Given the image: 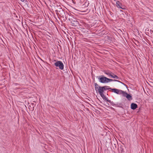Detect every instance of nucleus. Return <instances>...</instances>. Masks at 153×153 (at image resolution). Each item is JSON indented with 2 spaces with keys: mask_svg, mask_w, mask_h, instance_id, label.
Wrapping results in <instances>:
<instances>
[{
  "mask_svg": "<svg viewBox=\"0 0 153 153\" xmlns=\"http://www.w3.org/2000/svg\"><path fill=\"white\" fill-rule=\"evenodd\" d=\"M108 105H109V103H108Z\"/></svg>",
  "mask_w": 153,
  "mask_h": 153,
  "instance_id": "obj_24",
  "label": "nucleus"
},
{
  "mask_svg": "<svg viewBox=\"0 0 153 153\" xmlns=\"http://www.w3.org/2000/svg\"><path fill=\"white\" fill-rule=\"evenodd\" d=\"M58 11L59 12H61L64 13L63 10L62 8H59V10H58Z\"/></svg>",
  "mask_w": 153,
  "mask_h": 153,
  "instance_id": "obj_19",
  "label": "nucleus"
},
{
  "mask_svg": "<svg viewBox=\"0 0 153 153\" xmlns=\"http://www.w3.org/2000/svg\"><path fill=\"white\" fill-rule=\"evenodd\" d=\"M137 108V105L135 103H132L131 105V108L132 110H135Z\"/></svg>",
  "mask_w": 153,
  "mask_h": 153,
  "instance_id": "obj_11",
  "label": "nucleus"
},
{
  "mask_svg": "<svg viewBox=\"0 0 153 153\" xmlns=\"http://www.w3.org/2000/svg\"><path fill=\"white\" fill-rule=\"evenodd\" d=\"M116 4L117 6L120 8H121L122 9H124V8H123L121 6L122 5L120 3L119 1H117L116 2Z\"/></svg>",
  "mask_w": 153,
  "mask_h": 153,
  "instance_id": "obj_14",
  "label": "nucleus"
},
{
  "mask_svg": "<svg viewBox=\"0 0 153 153\" xmlns=\"http://www.w3.org/2000/svg\"><path fill=\"white\" fill-rule=\"evenodd\" d=\"M108 86H105L102 87L104 91L108 90H111V88H108Z\"/></svg>",
  "mask_w": 153,
  "mask_h": 153,
  "instance_id": "obj_15",
  "label": "nucleus"
},
{
  "mask_svg": "<svg viewBox=\"0 0 153 153\" xmlns=\"http://www.w3.org/2000/svg\"><path fill=\"white\" fill-rule=\"evenodd\" d=\"M92 27V26H91V27L90 26H88V27L89 28H90V27Z\"/></svg>",
  "mask_w": 153,
  "mask_h": 153,
  "instance_id": "obj_22",
  "label": "nucleus"
},
{
  "mask_svg": "<svg viewBox=\"0 0 153 153\" xmlns=\"http://www.w3.org/2000/svg\"><path fill=\"white\" fill-rule=\"evenodd\" d=\"M99 81L102 83H106V77L104 76L103 75L101 76L97 77Z\"/></svg>",
  "mask_w": 153,
  "mask_h": 153,
  "instance_id": "obj_2",
  "label": "nucleus"
},
{
  "mask_svg": "<svg viewBox=\"0 0 153 153\" xmlns=\"http://www.w3.org/2000/svg\"><path fill=\"white\" fill-rule=\"evenodd\" d=\"M111 145L114 149H116L117 146H118V143L117 140L114 141L113 142H112Z\"/></svg>",
  "mask_w": 153,
  "mask_h": 153,
  "instance_id": "obj_7",
  "label": "nucleus"
},
{
  "mask_svg": "<svg viewBox=\"0 0 153 153\" xmlns=\"http://www.w3.org/2000/svg\"><path fill=\"white\" fill-rule=\"evenodd\" d=\"M111 102V104L113 106H114V105H116V104H114V102L112 101Z\"/></svg>",
  "mask_w": 153,
  "mask_h": 153,
  "instance_id": "obj_20",
  "label": "nucleus"
},
{
  "mask_svg": "<svg viewBox=\"0 0 153 153\" xmlns=\"http://www.w3.org/2000/svg\"><path fill=\"white\" fill-rule=\"evenodd\" d=\"M104 100H105L106 101L110 103H111V101L110 100H108L105 96L104 97H103L102 98Z\"/></svg>",
  "mask_w": 153,
  "mask_h": 153,
  "instance_id": "obj_16",
  "label": "nucleus"
},
{
  "mask_svg": "<svg viewBox=\"0 0 153 153\" xmlns=\"http://www.w3.org/2000/svg\"><path fill=\"white\" fill-rule=\"evenodd\" d=\"M111 77L113 78L116 79H119V77L115 75L114 74H112Z\"/></svg>",
  "mask_w": 153,
  "mask_h": 153,
  "instance_id": "obj_17",
  "label": "nucleus"
},
{
  "mask_svg": "<svg viewBox=\"0 0 153 153\" xmlns=\"http://www.w3.org/2000/svg\"><path fill=\"white\" fill-rule=\"evenodd\" d=\"M117 81V82H119L122 84H123L124 85H125L126 86V85L124 83H123L121 82V81H119V80H117L116 79H111L108 78L106 77V83H108L110 82H111V81Z\"/></svg>",
  "mask_w": 153,
  "mask_h": 153,
  "instance_id": "obj_8",
  "label": "nucleus"
},
{
  "mask_svg": "<svg viewBox=\"0 0 153 153\" xmlns=\"http://www.w3.org/2000/svg\"><path fill=\"white\" fill-rule=\"evenodd\" d=\"M55 11H56V13L57 14H58V12H59V11H58V10H55Z\"/></svg>",
  "mask_w": 153,
  "mask_h": 153,
  "instance_id": "obj_21",
  "label": "nucleus"
},
{
  "mask_svg": "<svg viewBox=\"0 0 153 153\" xmlns=\"http://www.w3.org/2000/svg\"><path fill=\"white\" fill-rule=\"evenodd\" d=\"M74 20H72L71 21V22L72 26H77L79 24L78 22L74 19Z\"/></svg>",
  "mask_w": 153,
  "mask_h": 153,
  "instance_id": "obj_9",
  "label": "nucleus"
},
{
  "mask_svg": "<svg viewBox=\"0 0 153 153\" xmlns=\"http://www.w3.org/2000/svg\"><path fill=\"white\" fill-rule=\"evenodd\" d=\"M89 1H86L85 2H84L83 4L80 7L82 8H85L86 7H88L89 3Z\"/></svg>",
  "mask_w": 153,
  "mask_h": 153,
  "instance_id": "obj_10",
  "label": "nucleus"
},
{
  "mask_svg": "<svg viewBox=\"0 0 153 153\" xmlns=\"http://www.w3.org/2000/svg\"><path fill=\"white\" fill-rule=\"evenodd\" d=\"M54 61L56 62L54 65L56 67V69H59L60 70H62L64 69V65L63 63L60 61L54 60Z\"/></svg>",
  "mask_w": 153,
  "mask_h": 153,
  "instance_id": "obj_1",
  "label": "nucleus"
},
{
  "mask_svg": "<svg viewBox=\"0 0 153 153\" xmlns=\"http://www.w3.org/2000/svg\"><path fill=\"white\" fill-rule=\"evenodd\" d=\"M98 90L100 95L102 98L105 96V95L103 94L104 91L102 87L100 86H99V88L98 89Z\"/></svg>",
  "mask_w": 153,
  "mask_h": 153,
  "instance_id": "obj_3",
  "label": "nucleus"
},
{
  "mask_svg": "<svg viewBox=\"0 0 153 153\" xmlns=\"http://www.w3.org/2000/svg\"><path fill=\"white\" fill-rule=\"evenodd\" d=\"M123 96L129 100H131L132 99V96L130 94H128L126 92L123 91Z\"/></svg>",
  "mask_w": 153,
  "mask_h": 153,
  "instance_id": "obj_6",
  "label": "nucleus"
},
{
  "mask_svg": "<svg viewBox=\"0 0 153 153\" xmlns=\"http://www.w3.org/2000/svg\"><path fill=\"white\" fill-rule=\"evenodd\" d=\"M24 2L25 1V0H20Z\"/></svg>",
  "mask_w": 153,
  "mask_h": 153,
  "instance_id": "obj_23",
  "label": "nucleus"
},
{
  "mask_svg": "<svg viewBox=\"0 0 153 153\" xmlns=\"http://www.w3.org/2000/svg\"><path fill=\"white\" fill-rule=\"evenodd\" d=\"M111 90L112 92H114L117 94H121L123 93V91L121 90L118 89L116 88H111Z\"/></svg>",
  "mask_w": 153,
  "mask_h": 153,
  "instance_id": "obj_4",
  "label": "nucleus"
},
{
  "mask_svg": "<svg viewBox=\"0 0 153 153\" xmlns=\"http://www.w3.org/2000/svg\"><path fill=\"white\" fill-rule=\"evenodd\" d=\"M85 0H76V2L74 3V4H77L78 6L81 7L82 4H83Z\"/></svg>",
  "mask_w": 153,
  "mask_h": 153,
  "instance_id": "obj_5",
  "label": "nucleus"
},
{
  "mask_svg": "<svg viewBox=\"0 0 153 153\" xmlns=\"http://www.w3.org/2000/svg\"><path fill=\"white\" fill-rule=\"evenodd\" d=\"M104 72L105 74L108 75L109 77H111L112 74H114V73L112 72L108 71H105Z\"/></svg>",
  "mask_w": 153,
  "mask_h": 153,
  "instance_id": "obj_12",
  "label": "nucleus"
},
{
  "mask_svg": "<svg viewBox=\"0 0 153 153\" xmlns=\"http://www.w3.org/2000/svg\"><path fill=\"white\" fill-rule=\"evenodd\" d=\"M95 90L97 91V89H98V87H99L98 85L96 83H95Z\"/></svg>",
  "mask_w": 153,
  "mask_h": 153,
  "instance_id": "obj_18",
  "label": "nucleus"
},
{
  "mask_svg": "<svg viewBox=\"0 0 153 153\" xmlns=\"http://www.w3.org/2000/svg\"><path fill=\"white\" fill-rule=\"evenodd\" d=\"M123 147V146L121 145L119 148H118V150L120 153H124Z\"/></svg>",
  "mask_w": 153,
  "mask_h": 153,
  "instance_id": "obj_13",
  "label": "nucleus"
}]
</instances>
